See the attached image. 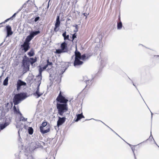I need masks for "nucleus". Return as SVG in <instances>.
Masks as SVG:
<instances>
[{
  "label": "nucleus",
  "mask_w": 159,
  "mask_h": 159,
  "mask_svg": "<svg viewBox=\"0 0 159 159\" xmlns=\"http://www.w3.org/2000/svg\"><path fill=\"white\" fill-rule=\"evenodd\" d=\"M40 84V83L38 86L36 92L33 94L35 96H36L37 98H39V97L42 95L43 94V93H40L39 92V86Z\"/></svg>",
  "instance_id": "obj_15"
},
{
  "label": "nucleus",
  "mask_w": 159,
  "mask_h": 159,
  "mask_svg": "<svg viewBox=\"0 0 159 159\" xmlns=\"http://www.w3.org/2000/svg\"><path fill=\"white\" fill-rule=\"evenodd\" d=\"M27 118H25V117H24L23 116H21V117H20V120L21 121V120H22L23 121H24V122H25V121H27Z\"/></svg>",
  "instance_id": "obj_36"
},
{
  "label": "nucleus",
  "mask_w": 159,
  "mask_h": 159,
  "mask_svg": "<svg viewBox=\"0 0 159 159\" xmlns=\"http://www.w3.org/2000/svg\"><path fill=\"white\" fill-rule=\"evenodd\" d=\"M39 74L37 77H38V79H39V80L41 81L42 79V73L43 71L45 70L47 67L44 65L43 67H42L41 66H39Z\"/></svg>",
  "instance_id": "obj_12"
},
{
  "label": "nucleus",
  "mask_w": 159,
  "mask_h": 159,
  "mask_svg": "<svg viewBox=\"0 0 159 159\" xmlns=\"http://www.w3.org/2000/svg\"><path fill=\"white\" fill-rule=\"evenodd\" d=\"M13 110L14 113L17 114H20V116L22 115V114L19 111V109H17L15 105H14L13 107Z\"/></svg>",
  "instance_id": "obj_25"
},
{
  "label": "nucleus",
  "mask_w": 159,
  "mask_h": 159,
  "mask_svg": "<svg viewBox=\"0 0 159 159\" xmlns=\"http://www.w3.org/2000/svg\"><path fill=\"white\" fill-rule=\"evenodd\" d=\"M2 77H1V76H0V82H1V81H2V78H1Z\"/></svg>",
  "instance_id": "obj_52"
},
{
  "label": "nucleus",
  "mask_w": 159,
  "mask_h": 159,
  "mask_svg": "<svg viewBox=\"0 0 159 159\" xmlns=\"http://www.w3.org/2000/svg\"><path fill=\"white\" fill-rule=\"evenodd\" d=\"M150 112H151V118H152V119L153 113L151 111H150Z\"/></svg>",
  "instance_id": "obj_50"
},
{
  "label": "nucleus",
  "mask_w": 159,
  "mask_h": 159,
  "mask_svg": "<svg viewBox=\"0 0 159 159\" xmlns=\"http://www.w3.org/2000/svg\"><path fill=\"white\" fill-rule=\"evenodd\" d=\"M127 143L129 146L131 147L133 145Z\"/></svg>",
  "instance_id": "obj_51"
},
{
  "label": "nucleus",
  "mask_w": 159,
  "mask_h": 159,
  "mask_svg": "<svg viewBox=\"0 0 159 159\" xmlns=\"http://www.w3.org/2000/svg\"><path fill=\"white\" fill-rule=\"evenodd\" d=\"M29 58L25 55L23 58L22 61V64H24L25 63H29Z\"/></svg>",
  "instance_id": "obj_26"
},
{
  "label": "nucleus",
  "mask_w": 159,
  "mask_h": 159,
  "mask_svg": "<svg viewBox=\"0 0 159 159\" xmlns=\"http://www.w3.org/2000/svg\"><path fill=\"white\" fill-rule=\"evenodd\" d=\"M83 63V62L80 61V58L76 57L75 58L74 62V66L76 68H79Z\"/></svg>",
  "instance_id": "obj_11"
},
{
  "label": "nucleus",
  "mask_w": 159,
  "mask_h": 159,
  "mask_svg": "<svg viewBox=\"0 0 159 159\" xmlns=\"http://www.w3.org/2000/svg\"><path fill=\"white\" fill-rule=\"evenodd\" d=\"M87 78V77H86V76H85V77H84V78Z\"/></svg>",
  "instance_id": "obj_56"
},
{
  "label": "nucleus",
  "mask_w": 159,
  "mask_h": 159,
  "mask_svg": "<svg viewBox=\"0 0 159 159\" xmlns=\"http://www.w3.org/2000/svg\"><path fill=\"white\" fill-rule=\"evenodd\" d=\"M88 14H87V13H83V15H84V16H85L86 17L87 16V15Z\"/></svg>",
  "instance_id": "obj_46"
},
{
  "label": "nucleus",
  "mask_w": 159,
  "mask_h": 159,
  "mask_svg": "<svg viewBox=\"0 0 159 159\" xmlns=\"http://www.w3.org/2000/svg\"><path fill=\"white\" fill-rule=\"evenodd\" d=\"M141 98H142L143 99V98H142V95H141Z\"/></svg>",
  "instance_id": "obj_60"
},
{
  "label": "nucleus",
  "mask_w": 159,
  "mask_h": 159,
  "mask_svg": "<svg viewBox=\"0 0 159 159\" xmlns=\"http://www.w3.org/2000/svg\"><path fill=\"white\" fill-rule=\"evenodd\" d=\"M141 98H142L143 99V98H142V95H141Z\"/></svg>",
  "instance_id": "obj_59"
},
{
  "label": "nucleus",
  "mask_w": 159,
  "mask_h": 159,
  "mask_svg": "<svg viewBox=\"0 0 159 159\" xmlns=\"http://www.w3.org/2000/svg\"><path fill=\"white\" fill-rule=\"evenodd\" d=\"M70 63L69 62H61V68L60 70L58 72L57 74H55V73H49V80L50 81V86L52 84L53 81L54 80L56 79V81L57 80L56 79L57 75L58 76V79H59L61 80V75L67 69Z\"/></svg>",
  "instance_id": "obj_2"
},
{
  "label": "nucleus",
  "mask_w": 159,
  "mask_h": 159,
  "mask_svg": "<svg viewBox=\"0 0 159 159\" xmlns=\"http://www.w3.org/2000/svg\"><path fill=\"white\" fill-rule=\"evenodd\" d=\"M9 77L7 76L5 79L4 80L3 82V85L4 86H7L8 84V81Z\"/></svg>",
  "instance_id": "obj_28"
},
{
  "label": "nucleus",
  "mask_w": 159,
  "mask_h": 159,
  "mask_svg": "<svg viewBox=\"0 0 159 159\" xmlns=\"http://www.w3.org/2000/svg\"><path fill=\"white\" fill-rule=\"evenodd\" d=\"M61 21L60 20V16H57L55 25L59 27Z\"/></svg>",
  "instance_id": "obj_20"
},
{
  "label": "nucleus",
  "mask_w": 159,
  "mask_h": 159,
  "mask_svg": "<svg viewBox=\"0 0 159 159\" xmlns=\"http://www.w3.org/2000/svg\"><path fill=\"white\" fill-rule=\"evenodd\" d=\"M47 124L48 122L47 121H44L42 123L39 128L40 131L42 134H45L50 131V127L47 125Z\"/></svg>",
  "instance_id": "obj_5"
},
{
  "label": "nucleus",
  "mask_w": 159,
  "mask_h": 159,
  "mask_svg": "<svg viewBox=\"0 0 159 159\" xmlns=\"http://www.w3.org/2000/svg\"><path fill=\"white\" fill-rule=\"evenodd\" d=\"M47 63L45 65L46 66V67L47 68L48 67V66H49V67H51L52 66V62H49V59H48L47 60Z\"/></svg>",
  "instance_id": "obj_32"
},
{
  "label": "nucleus",
  "mask_w": 159,
  "mask_h": 159,
  "mask_svg": "<svg viewBox=\"0 0 159 159\" xmlns=\"http://www.w3.org/2000/svg\"><path fill=\"white\" fill-rule=\"evenodd\" d=\"M19 12L18 11H17L12 16V17H15L16 14Z\"/></svg>",
  "instance_id": "obj_43"
},
{
  "label": "nucleus",
  "mask_w": 159,
  "mask_h": 159,
  "mask_svg": "<svg viewBox=\"0 0 159 159\" xmlns=\"http://www.w3.org/2000/svg\"><path fill=\"white\" fill-rule=\"evenodd\" d=\"M128 78L131 81H132V83L133 84V85L136 88V89H137V90H138V89H137V88L136 87V85L134 84V83L133 81L132 80H131L129 77H128Z\"/></svg>",
  "instance_id": "obj_42"
},
{
  "label": "nucleus",
  "mask_w": 159,
  "mask_h": 159,
  "mask_svg": "<svg viewBox=\"0 0 159 159\" xmlns=\"http://www.w3.org/2000/svg\"><path fill=\"white\" fill-rule=\"evenodd\" d=\"M62 36L64 38V41H66V40H68L69 41H71L69 37L70 36L69 34H66V32L65 31L62 34Z\"/></svg>",
  "instance_id": "obj_16"
},
{
  "label": "nucleus",
  "mask_w": 159,
  "mask_h": 159,
  "mask_svg": "<svg viewBox=\"0 0 159 159\" xmlns=\"http://www.w3.org/2000/svg\"><path fill=\"white\" fill-rule=\"evenodd\" d=\"M30 0H28L27 1H26L18 10V11L19 12L23 8H25L26 6L27 3L28 2H29Z\"/></svg>",
  "instance_id": "obj_29"
},
{
  "label": "nucleus",
  "mask_w": 159,
  "mask_h": 159,
  "mask_svg": "<svg viewBox=\"0 0 159 159\" xmlns=\"http://www.w3.org/2000/svg\"><path fill=\"white\" fill-rule=\"evenodd\" d=\"M36 144L37 146V147H40L41 146L38 142H36Z\"/></svg>",
  "instance_id": "obj_41"
},
{
  "label": "nucleus",
  "mask_w": 159,
  "mask_h": 159,
  "mask_svg": "<svg viewBox=\"0 0 159 159\" xmlns=\"http://www.w3.org/2000/svg\"><path fill=\"white\" fill-rule=\"evenodd\" d=\"M142 143H139V144H138L137 145H139V144H140ZM137 146V145H134V146H132L130 148L132 151V152L133 153V154H134V158L135 159H136V157H135V153H134V150H135V148L134 147L135 146Z\"/></svg>",
  "instance_id": "obj_33"
},
{
  "label": "nucleus",
  "mask_w": 159,
  "mask_h": 159,
  "mask_svg": "<svg viewBox=\"0 0 159 159\" xmlns=\"http://www.w3.org/2000/svg\"><path fill=\"white\" fill-rule=\"evenodd\" d=\"M139 45H141V46H143V45H142V44H139Z\"/></svg>",
  "instance_id": "obj_55"
},
{
  "label": "nucleus",
  "mask_w": 159,
  "mask_h": 159,
  "mask_svg": "<svg viewBox=\"0 0 159 159\" xmlns=\"http://www.w3.org/2000/svg\"><path fill=\"white\" fill-rule=\"evenodd\" d=\"M76 34L75 33H74V34H73L72 35V37H71V36H70V37L72 39V40H71V41H73V40L76 38Z\"/></svg>",
  "instance_id": "obj_35"
},
{
  "label": "nucleus",
  "mask_w": 159,
  "mask_h": 159,
  "mask_svg": "<svg viewBox=\"0 0 159 159\" xmlns=\"http://www.w3.org/2000/svg\"><path fill=\"white\" fill-rule=\"evenodd\" d=\"M154 140V143L156 145H157L158 147H159V146L157 145V143H156V142L154 140Z\"/></svg>",
  "instance_id": "obj_48"
},
{
  "label": "nucleus",
  "mask_w": 159,
  "mask_h": 159,
  "mask_svg": "<svg viewBox=\"0 0 159 159\" xmlns=\"http://www.w3.org/2000/svg\"><path fill=\"white\" fill-rule=\"evenodd\" d=\"M12 105H13V104H12V103H11V106H12Z\"/></svg>",
  "instance_id": "obj_62"
},
{
  "label": "nucleus",
  "mask_w": 159,
  "mask_h": 159,
  "mask_svg": "<svg viewBox=\"0 0 159 159\" xmlns=\"http://www.w3.org/2000/svg\"><path fill=\"white\" fill-rule=\"evenodd\" d=\"M22 66L23 67V74L26 73L30 70V64L29 63H25L22 64Z\"/></svg>",
  "instance_id": "obj_14"
},
{
  "label": "nucleus",
  "mask_w": 159,
  "mask_h": 159,
  "mask_svg": "<svg viewBox=\"0 0 159 159\" xmlns=\"http://www.w3.org/2000/svg\"><path fill=\"white\" fill-rule=\"evenodd\" d=\"M96 120L97 121H101V122H102V123H103L104 125H105L106 126H107L110 129H111V130L113 131L114 133L115 134H116L117 135H118L119 137H120L122 139V138L117 134L116 133L115 131H114L112 129H111V128H110V127H109L108 126H107V125L105 124L104 122H102V121H101V120Z\"/></svg>",
  "instance_id": "obj_31"
},
{
  "label": "nucleus",
  "mask_w": 159,
  "mask_h": 159,
  "mask_svg": "<svg viewBox=\"0 0 159 159\" xmlns=\"http://www.w3.org/2000/svg\"><path fill=\"white\" fill-rule=\"evenodd\" d=\"M30 43L24 42V43L21 45V48L24 52H26L30 49Z\"/></svg>",
  "instance_id": "obj_8"
},
{
  "label": "nucleus",
  "mask_w": 159,
  "mask_h": 159,
  "mask_svg": "<svg viewBox=\"0 0 159 159\" xmlns=\"http://www.w3.org/2000/svg\"><path fill=\"white\" fill-rule=\"evenodd\" d=\"M49 5L48 4V8L49 7Z\"/></svg>",
  "instance_id": "obj_57"
},
{
  "label": "nucleus",
  "mask_w": 159,
  "mask_h": 159,
  "mask_svg": "<svg viewBox=\"0 0 159 159\" xmlns=\"http://www.w3.org/2000/svg\"><path fill=\"white\" fill-rule=\"evenodd\" d=\"M70 22H71V20H70V19L69 18H67V19L66 21V25H69V24H70Z\"/></svg>",
  "instance_id": "obj_38"
},
{
  "label": "nucleus",
  "mask_w": 159,
  "mask_h": 159,
  "mask_svg": "<svg viewBox=\"0 0 159 159\" xmlns=\"http://www.w3.org/2000/svg\"><path fill=\"white\" fill-rule=\"evenodd\" d=\"M101 61V64L102 66H105V65L107 63V58L106 57L104 58H102Z\"/></svg>",
  "instance_id": "obj_21"
},
{
  "label": "nucleus",
  "mask_w": 159,
  "mask_h": 159,
  "mask_svg": "<svg viewBox=\"0 0 159 159\" xmlns=\"http://www.w3.org/2000/svg\"><path fill=\"white\" fill-rule=\"evenodd\" d=\"M28 133L30 135H32L33 133L34 129L32 127H29L28 129Z\"/></svg>",
  "instance_id": "obj_27"
},
{
  "label": "nucleus",
  "mask_w": 159,
  "mask_h": 159,
  "mask_svg": "<svg viewBox=\"0 0 159 159\" xmlns=\"http://www.w3.org/2000/svg\"><path fill=\"white\" fill-rule=\"evenodd\" d=\"M3 74H4L3 72H2L1 75V77H2L3 75Z\"/></svg>",
  "instance_id": "obj_54"
},
{
  "label": "nucleus",
  "mask_w": 159,
  "mask_h": 159,
  "mask_svg": "<svg viewBox=\"0 0 159 159\" xmlns=\"http://www.w3.org/2000/svg\"><path fill=\"white\" fill-rule=\"evenodd\" d=\"M22 128L19 129V130L18 131V135L19 137V138L18 139V144L19 145V148L21 150H23V151L24 152H25L26 150L25 149L26 148L25 147L23 146V143L22 142V139L20 137V131H22Z\"/></svg>",
  "instance_id": "obj_7"
},
{
  "label": "nucleus",
  "mask_w": 159,
  "mask_h": 159,
  "mask_svg": "<svg viewBox=\"0 0 159 159\" xmlns=\"http://www.w3.org/2000/svg\"><path fill=\"white\" fill-rule=\"evenodd\" d=\"M60 48V49H56L55 52L57 54H60L62 53L67 52L69 51L67 43L65 41L61 44Z\"/></svg>",
  "instance_id": "obj_4"
},
{
  "label": "nucleus",
  "mask_w": 159,
  "mask_h": 159,
  "mask_svg": "<svg viewBox=\"0 0 159 159\" xmlns=\"http://www.w3.org/2000/svg\"><path fill=\"white\" fill-rule=\"evenodd\" d=\"M39 19H40V17L39 16H37L35 18L34 21L35 22H36L37 21H38L39 20Z\"/></svg>",
  "instance_id": "obj_39"
},
{
  "label": "nucleus",
  "mask_w": 159,
  "mask_h": 159,
  "mask_svg": "<svg viewBox=\"0 0 159 159\" xmlns=\"http://www.w3.org/2000/svg\"><path fill=\"white\" fill-rule=\"evenodd\" d=\"M76 116L77 117L76 119L75 120L74 119V120L75 122H78L82 118H84V117L82 112L81 113L77 114Z\"/></svg>",
  "instance_id": "obj_18"
},
{
  "label": "nucleus",
  "mask_w": 159,
  "mask_h": 159,
  "mask_svg": "<svg viewBox=\"0 0 159 159\" xmlns=\"http://www.w3.org/2000/svg\"><path fill=\"white\" fill-rule=\"evenodd\" d=\"M58 119L57 122V125L58 127L62 125L65 122L66 119L65 116L62 117L58 116Z\"/></svg>",
  "instance_id": "obj_13"
},
{
  "label": "nucleus",
  "mask_w": 159,
  "mask_h": 159,
  "mask_svg": "<svg viewBox=\"0 0 159 159\" xmlns=\"http://www.w3.org/2000/svg\"><path fill=\"white\" fill-rule=\"evenodd\" d=\"M27 54L30 57L33 56L34 54L33 49H31L30 51L28 52Z\"/></svg>",
  "instance_id": "obj_30"
},
{
  "label": "nucleus",
  "mask_w": 159,
  "mask_h": 159,
  "mask_svg": "<svg viewBox=\"0 0 159 159\" xmlns=\"http://www.w3.org/2000/svg\"><path fill=\"white\" fill-rule=\"evenodd\" d=\"M3 43V42L2 43H1L0 44V47L2 45Z\"/></svg>",
  "instance_id": "obj_53"
},
{
  "label": "nucleus",
  "mask_w": 159,
  "mask_h": 159,
  "mask_svg": "<svg viewBox=\"0 0 159 159\" xmlns=\"http://www.w3.org/2000/svg\"><path fill=\"white\" fill-rule=\"evenodd\" d=\"M40 33V31L39 30L31 31L29 35L26 37L24 42L28 43H30V42L32 40L34 37Z\"/></svg>",
  "instance_id": "obj_6"
},
{
  "label": "nucleus",
  "mask_w": 159,
  "mask_h": 159,
  "mask_svg": "<svg viewBox=\"0 0 159 159\" xmlns=\"http://www.w3.org/2000/svg\"><path fill=\"white\" fill-rule=\"evenodd\" d=\"M92 80H92H84V81L87 84V85H90L91 84V83H90H90L91 82Z\"/></svg>",
  "instance_id": "obj_34"
},
{
  "label": "nucleus",
  "mask_w": 159,
  "mask_h": 159,
  "mask_svg": "<svg viewBox=\"0 0 159 159\" xmlns=\"http://www.w3.org/2000/svg\"><path fill=\"white\" fill-rule=\"evenodd\" d=\"M73 26L75 27V28L76 29V30H74V31L75 32H77L78 31V25L76 24H75V25H73Z\"/></svg>",
  "instance_id": "obj_40"
},
{
  "label": "nucleus",
  "mask_w": 159,
  "mask_h": 159,
  "mask_svg": "<svg viewBox=\"0 0 159 159\" xmlns=\"http://www.w3.org/2000/svg\"><path fill=\"white\" fill-rule=\"evenodd\" d=\"M26 85V82L20 79H18L17 81V84H16L17 90L19 91L21 86H25Z\"/></svg>",
  "instance_id": "obj_10"
},
{
  "label": "nucleus",
  "mask_w": 159,
  "mask_h": 159,
  "mask_svg": "<svg viewBox=\"0 0 159 159\" xmlns=\"http://www.w3.org/2000/svg\"><path fill=\"white\" fill-rule=\"evenodd\" d=\"M90 57V56L88 54H84L81 56L80 57V60L85 61L88 59Z\"/></svg>",
  "instance_id": "obj_17"
},
{
  "label": "nucleus",
  "mask_w": 159,
  "mask_h": 159,
  "mask_svg": "<svg viewBox=\"0 0 159 159\" xmlns=\"http://www.w3.org/2000/svg\"><path fill=\"white\" fill-rule=\"evenodd\" d=\"M16 126L17 128H18V126Z\"/></svg>",
  "instance_id": "obj_63"
},
{
  "label": "nucleus",
  "mask_w": 159,
  "mask_h": 159,
  "mask_svg": "<svg viewBox=\"0 0 159 159\" xmlns=\"http://www.w3.org/2000/svg\"><path fill=\"white\" fill-rule=\"evenodd\" d=\"M13 17L12 16L11 17L9 18L10 20H13Z\"/></svg>",
  "instance_id": "obj_49"
},
{
  "label": "nucleus",
  "mask_w": 159,
  "mask_h": 159,
  "mask_svg": "<svg viewBox=\"0 0 159 159\" xmlns=\"http://www.w3.org/2000/svg\"><path fill=\"white\" fill-rule=\"evenodd\" d=\"M75 58H80V57L81 56V54L80 52L78 51L77 50V48H76V50L75 52Z\"/></svg>",
  "instance_id": "obj_23"
},
{
  "label": "nucleus",
  "mask_w": 159,
  "mask_h": 159,
  "mask_svg": "<svg viewBox=\"0 0 159 159\" xmlns=\"http://www.w3.org/2000/svg\"><path fill=\"white\" fill-rule=\"evenodd\" d=\"M28 96L27 93L20 92L15 94L13 98V102L14 105H16L25 99Z\"/></svg>",
  "instance_id": "obj_3"
},
{
  "label": "nucleus",
  "mask_w": 159,
  "mask_h": 159,
  "mask_svg": "<svg viewBox=\"0 0 159 159\" xmlns=\"http://www.w3.org/2000/svg\"><path fill=\"white\" fill-rule=\"evenodd\" d=\"M59 30V27L55 25V27L54 29V32H57Z\"/></svg>",
  "instance_id": "obj_37"
},
{
  "label": "nucleus",
  "mask_w": 159,
  "mask_h": 159,
  "mask_svg": "<svg viewBox=\"0 0 159 159\" xmlns=\"http://www.w3.org/2000/svg\"><path fill=\"white\" fill-rule=\"evenodd\" d=\"M141 98H142L143 99V98H142V95H141Z\"/></svg>",
  "instance_id": "obj_61"
},
{
  "label": "nucleus",
  "mask_w": 159,
  "mask_h": 159,
  "mask_svg": "<svg viewBox=\"0 0 159 159\" xmlns=\"http://www.w3.org/2000/svg\"><path fill=\"white\" fill-rule=\"evenodd\" d=\"M37 61V58L36 57L34 58L30 57L29 59V63L32 65Z\"/></svg>",
  "instance_id": "obj_22"
},
{
  "label": "nucleus",
  "mask_w": 159,
  "mask_h": 159,
  "mask_svg": "<svg viewBox=\"0 0 159 159\" xmlns=\"http://www.w3.org/2000/svg\"><path fill=\"white\" fill-rule=\"evenodd\" d=\"M118 19L120 20V21L117 23V29L118 30H120L122 28L123 25L122 23L120 21V16H119Z\"/></svg>",
  "instance_id": "obj_24"
},
{
  "label": "nucleus",
  "mask_w": 159,
  "mask_h": 159,
  "mask_svg": "<svg viewBox=\"0 0 159 159\" xmlns=\"http://www.w3.org/2000/svg\"><path fill=\"white\" fill-rule=\"evenodd\" d=\"M8 105H9L8 103H6V107H7V106Z\"/></svg>",
  "instance_id": "obj_47"
},
{
  "label": "nucleus",
  "mask_w": 159,
  "mask_h": 159,
  "mask_svg": "<svg viewBox=\"0 0 159 159\" xmlns=\"http://www.w3.org/2000/svg\"><path fill=\"white\" fill-rule=\"evenodd\" d=\"M141 98H142L143 99V98H142V95H141Z\"/></svg>",
  "instance_id": "obj_58"
},
{
  "label": "nucleus",
  "mask_w": 159,
  "mask_h": 159,
  "mask_svg": "<svg viewBox=\"0 0 159 159\" xmlns=\"http://www.w3.org/2000/svg\"><path fill=\"white\" fill-rule=\"evenodd\" d=\"M10 19L9 18H8L6 20L4 21L2 23H6V22H7L9 20H10Z\"/></svg>",
  "instance_id": "obj_45"
},
{
  "label": "nucleus",
  "mask_w": 159,
  "mask_h": 159,
  "mask_svg": "<svg viewBox=\"0 0 159 159\" xmlns=\"http://www.w3.org/2000/svg\"><path fill=\"white\" fill-rule=\"evenodd\" d=\"M4 30L6 31L7 33L6 38L9 37L13 34V33L12 31L11 28L9 25H7L6 26Z\"/></svg>",
  "instance_id": "obj_9"
},
{
  "label": "nucleus",
  "mask_w": 159,
  "mask_h": 159,
  "mask_svg": "<svg viewBox=\"0 0 159 159\" xmlns=\"http://www.w3.org/2000/svg\"><path fill=\"white\" fill-rule=\"evenodd\" d=\"M149 139H152L153 140H154V139L153 138V137L152 136V135L151 134V135L149 137Z\"/></svg>",
  "instance_id": "obj_44"
},
{
  "label": "nucleus",
  "mask_w": 159,
  "mask_h": 159,
  "mask_svg": "<svg viewBox=\"0 0 159 159\" xmlns=\"http://www.w3.org/2000/svg\"><path fill=\"white\" fill-rule=\"evenodd\" d=\"M56 107L58 110V113L61 116H63V113L68 110L67 104L68 100L61 94L60 93L57 98Z\"/></svg>",
  "instance_id": "obj_1"
},
{
  "label": "nucleus",
  "mask_w": 159,
  "mask_h": 159,
  "mask_svg": "<svg viewBox=\"0 0 159 159\" xmlns=\"http://www.w3.org/2000/svg\"><path fill=\"white\" fill-rule=\"evenodd\" d=\"M9 124V123L8 122H5L4 123L0 124V129L1 130H3Z\"/></svg>",
  "instance_id": "obj_19"
},
{
  "label": "nucleus",
  "mask_w": 159,
  "mask_h": 159,
  "mask_svg": "<svg viewBox=\"0 0 159 159\" xmlns=\"http://www.w3.org/2000/svg\"><path fill=\"white\" fill-rule=\"evenodd\" d=\"M157 57H159V56H158V55H157Z\"/></svg>",
  "instance_id": "obj_64"
}]
</instances>
